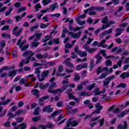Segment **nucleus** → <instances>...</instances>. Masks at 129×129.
<instances>
[{"label": "nucleus", "mask_w": 129, "mask_h": 129, "mask_svg": "<svg viewBox=\"0 0 129 129\" xmlns=\"http://www.w3.org/2000/svg\"><path fill=\"white\" fill-rule=\"evenodd\" d=\"M55 80V78H52L50 80V82H51V85L49 86V88L48 90V92L49 93H52L53 94H57L58 95H60L61 93H62V91L63 90H65L66 88H67V85H64L63 87H62V90H61L60 89H57L54 90H52L51 88H55L56 86H57V85H56L55 83H53V82Z\"/></svg>", "instance_id": "f257e3e1"}, {"label": "nucleus", "mask_w": 129, "mask_h": 129, "mask_svg": "<svg viewBox=\"0 0 129 129\" xmlns=\"http://www.w3.org/2000/svg\"><path fill=\"white\" fill-rule=\"evenodd\" d=\"M35 53H33L32 51H29L27 52L24 53L23 54V57H28L27 60H22L21 62L20 63L19 67H23L24 64H28V63L30 62V58L31 56H33Z\"/></svg>", "instance_id": "f03ea898"}, {"label": "nucleus", "mask_w": 129, "mask_h": 129, "mask_svg": "<svg viewBox=\"0 0 129 129\" xmlns=\"http://www.w3.org/2000/svg\"><path fill=\"white\" fill-rule=\"evenodd\" d=\"M95 107L96 108H97L98 109L97 110H95V111L92 112L91 114L87 115L86 116V117L85 118V120L87 119L88 118V117H91V116H92V115H96L97 114H99V113H100V110H101V109H102V106H101V105H100V104L97 103L95 105Z\"/></svg>", "instance_id": "7ed1b4c3"}, {"label": "nucleus", "mask_w": 129, "mask_h": 129, "mask_svg": "<svg viewBox=\"0 0 129 129\" xmlns=\"http://www.w3.org/2000/svg\"><path fill=\"white\" fill-rule=\"evenodd\" d=\"M75 52L78 54L80 57H86L87 56V52L86 51H82L79 50V46L77 45L74 48Z\"/></svg>", "instance_id": "20e7f679"}, {"label": "nucleus", "mask_w": 129, "mask_h": 129, "mask_svg": "<svg viewBox=\"0 0 129 129\" xmlns=\"http://www.w3.org/2000/svg\"><path fill=\"white\" fill-rule=\"evenodd\" d=\"M72 119H73V118H71L68 119L67 124V127L64 128V129H70L68 127H69V126H76V125L78 124V122L76 121H74L71 122Z\"/></svg>", "instance_id": "39448f33"}, {"label": "nucleus", "mask_w": 129, "mask_h": 129, "mask_svg": "<svg viewBox=\"0 0 129 129\" xmlns=\"http://www.w3.org/2000/svg\"><path fill=\"white\" fill-rule=\"evenodd\" d=\"M106 41L105 40H103L101 41V42L98 43V41H94L93 43V46H97L98 45V47H102V48H107L108 45L107 44H104Z\"/></svg>", "instance_id": "423d86ee"}, {"label": "nucleus", "mask_w": 129, "mask_h": 129, "mask_svg": "<svg viewBox=\"0 0 129 129\" xmlns=\"http://www.w3.org/2000/svg\"><path fill=\"white\" fill-rule=\"evenodd\" d=\"M72 91V89H70V90H67V93L69 95V98L70 99H72L73 100H75V101H77V102H79V99L76 98L74 96V93H70L71 92V91Z\"/></svg>", "instance_id": "0eeeda50"}, {"label": "nucleus", "mask_w": 129, "mask_h": 129, "mask_svg": "<svg viewBox=\"0 0 129 129\" xmlns=\"http://www.w3.org/2000/svg\"><path fill=\"white\" fill-rule=\"evenodd\" d=\"M27 43V40H24L19 45V47L20 48V49H21L22 51H24L27 49H28V48H29V44H26L25 45V44H26Z\"/></svg>", "instance_id": "6e6552de"}, {"label": "nucleus", "mask_w": 129, "mask_h": 129, "mask_svg": "<svg viewBox=\"0 0 129 129\" xmlns=\"http://www.w3.org/2000/svg\"><path fill=\"white\" fill-rule=\"evenodd\" d=\"M100 53H101L102 55L104 56L107 59H108V58H111V59H113V60H114V59H118L119 58V56H117L115 57L113 55H109L106 56V54H105V51L104 50H101L100 51Z\"/></svg>", "instance_id": "1a4fd4ad"}, {"label": "nucleus", "mask_w": 129, "mask_h": 129, "mask_svg": "<svg viewBox=\"0 0 129 129\" xmlns=\"http://www.w3.org/2000/svg\"><path fill=\"white\" fill-rule=\"evenodd\" d=\"M19 27L17 26H16L14 27L13 30V34L15 35V36H16L17 37L22 33V31H23V29L20 28L19 30Z\"/></svg>", "instance_id": "9d476101"}, {"label": "nucleus", "mask_w": 129, "mask_h": 129, "mask_svg": "<svg viewBox=\"0 0 129 129\" xmlns=\"http://www.w3.org/2000/svg\"><path fill=\"white\" fill-rule=\"evenodd\" d=\"M87 68L88 66L87 63H81L76 66V70L77 71L81 70L82 69H86Z\"/></svg>", "instance_id": "9b49d317"}, {"label": "nucleus", "mask_w": 129, "mask_h": 129, "mask_svg": "<svg viewBox=\"0 0 129 129\" xmlns=\"http://www.w3.org/2000/svg\"><path fill=\"white\" fill-rule=\"evenodd\" d=\"M69 36H71L72 38H74V39H78L81 35V32L74 33L73 32H70L69 33Z\"/></svg>", "instance_id": "f8f14e48"}, {"label": "nucleus", "mask_w": 129, "mask_h": 129, "mask_svg": "<svg viewBox=\"0 0 129 129\" xmlns=\"http://www.w3.org/2000/svg\"><path fill=\"white\" fill-rule=\"evenodd\" d=\"M106 92V89L103 88L102 91L99 92V88H97L95 89L93 91L94 95H99V94H101V93H104Z\"/></svg>", "instance_id": "ddd939ff"}, {"label": "nucleus", "mask_w": 129, "mask_h": 129, "mask_svg": "<svg viewBox=\"0 0 129 129\" xmlns=\"http://www.w3.org/2000/svg\"><path fill=\"white\" fill-rule=\"evenodd\" d=\"M48 74H49V71L47 70L43 72L41 74V77L38 78L39 81H44L45 78L48 76Z\"/></svg>", "instance_id": "4468645a"}, {"label": "nucleus", "mask_w": 129, "mask_h": 129, "mask_svg": "<svg viewBox=\"0 0 129 129\" xmlns=\"http://www.w3.org/2000/svg\"><path fill=\"white\" fill-rule=\"evenodd\" d=\"M115 23V22H114V21H109L107 23L106 25H103L102 26L101 31H102L103 30H105V29H107V28H109V27H110L111 25H114Z\"/></svg>", "instance_id": "2eb2a0df"}, {"label": "nucleus", "mask_w": 129, "mask_h": 129, "mask_svg": "<svg viewBox=\"0 0 129 129\" xmlns=\"http://www.w3.org/2000/svg\"><path fill=\"white\" fill-rule=\"evenodd\" d=\"M69 60H71V58H67L64 61V63L66 64V65H67L69 67H70V68H73L74 67V64L73 63L70 62Z\"/></svg>", "instance_id": "dca6fc26"}, {"label": "nucleus", "mask_w": 129, "mask_h": 129, "mask_svg": "<svg viewBox=\"0 0 129 129\" xmlns=\"http://www.w3.org/2000/svg\"><path fill=\"white\" fill-rule=\"evenodd\" d=\"M87 83H88V81H84L81 83L80 85L77 86L76 91H80V90H82V89H83V85H85V84Z\"/></svg>", "instance_id": "f3484780"}, {"label": "nucleus", "mask_w": 129, "mask_h": 129, "mask_svg": "<svg viewBox=\"0 0 129 129\" xmlns=\"http://www.w3.org/2000/svg\"><path fill=\"white\" fill-rule=\"evenodd\" d=\"M27 127V124L22 123L18 125V126L14 127V129H25Z\"/></svg>", "instance_id": "a211bd4d"}, {"label": "nucleus", "mask_w": 129, "mask_h": 129, "mask_svg": "<svg viewBox=\"0 0 129 129\" xmlns=\"http://www.w3.org/2000/svg\"><path fill=\"white\" fill-rule=\"evenodd\" d=\"M124 125L120 124L118 125L117 128L118 129H126L127 128V124H126V121L123 122Z\"/></svg>", "instance_id": "6ab92c4d"}, {"label": "nucleus", "mask_w": 129, "mask_h": 129, "mask_svg": "<svg viewBox=\"0 0 129 129\" xmlns=\"http://www.w3.org/2000/svg\"><path fill=\"white\" fill-rule=\"evenodd\" d=\"M57 8H58V3H55L51 5L48 9H49V10H51L52 12H54V11H55V9H57Z\"/></svg>", "instance_id": "aec40b11"}, {"label": "nucleus", "mask_w": 129, "mask_h": 129, "mask_svg": "<svg viewBox=\"0 0 129 129\" xmlns=\"http://www.w3.org/2000/svg\"><path fill=\"white\" fill-rule=\"evenodd\" d=\"M53 110V108H50V106H46L43 108V111H44V112H51Z\"/></svg>", "instance_id": "412c9836"}, {"label": "nucleus", "mask_w": 129, "mask_h": 129, "mask_svg": "<svg viewBox=\"0 0 129 129\" xmlns=\"http://www.w3.org/2000/svg\"><path fill=\"white\" fill-rule=\"evenodd\" d=\"M21 112H22V110H21L17 111L15 115L13 114V113L11 112H9L8 116H9V117H16V115H19Z\"/></svg>", "instance_id": "4be33fe9"}, {"label": "nucleus", "mask_w": 129, "mask_h": 129, "mask_svg": "<svg viewBox=\"0 0 129 129\" xmlns=\"http://www.w3.org/2000/svg\"><path fill=\"white\" fill-rule=\"evenodd\" d=\"M122 31H123V29L117 28L115 30L116 33L115 34V37H118V36L121 34Z\"/></svg>", "instance_id": "5701e85b"}, {"label": "nucleus", "mask_w": 129, "mask_h": 129, "mask_svg": "<svg viewBox=\"0 0 129 129\" xmlns=\"http://www.w3.org/2000/svg\"><path fill=\"white\" fill-rule=\"evenodd\" d=\"M36 39H34V40L31 43V46L33 47H38L39 46V44H40V42L37 41Z\"/></svg>", "instance_id": "b1692460"}, {"label": "nucleus", "mask_w": 129, "mask_h": 129, "mask_svg": "<svg viewBox=\"0 0 129 129\" xmlns=\"http://www.w3.org/2000/svg\"><path fill=\"white\" fill-rule=\"evenodd\" d=\"M120 78H122V79H125V78H127V77H129V73H123L120 75Z\"/></svg>", "instance_id": "393cba45"}, {"label": "nucleus", "mask_w": 129, "mask_h": 129, "mask_svg": "<svg viewBox=\"0 0 129 129\" xmlns=\"http://www.w3.org/2000/svg\"><path fill=\"white\" fill-rule=\"evenodd\" d=\"M40 69H42V67L35 69L34 71L35 74H36L37 75V78L38 79H39V77H40V74H41V71H40Z\"/></svg>", "instance_id": "a878e982"}, {"label": "nucleus", "mask_w": 129, "mask_h": 129, "mask_svg": "<svg viewBox=\"0 0 129 129\" xmlns=\"http://www.w3.org/2000/svg\"><path fill=\"white\" fill-rule=\"evenodd\" d=\"M40 89H46L47 87H49V84L46 83L44 85L43 84H40L39 86Z\"/></svg>", "instance_id": "bb28decb"}, {"label": "nucleus", "mask_w": 129, "mask_h": 129, "mask_svg": "<svg viewBox=\"0 0 129 129\" xmlns=\"http://www.w3.org/2000/svg\"><path fill=\"white\" fill-rule=\"evenodd\" d=\"M90 10L91 9H88L87 10H84V12L85 13L84 14L81 15L78 19V20H79V19H84V18H85V17H86V14H87V13H88V12H90Z\"/></svg>", "instance_id": "cd10ccee"}, {"label": "nucleus", "mask_w": 129, "mask_h": 129, "mask_svg": "<svg viewBox=\"0 0 129 129\" xmlns=\"http://www.w3.org/2000/svg\"><path fill=\"white\" fill-rule=\"evenodd\" d=\"M17 72H18L17 70H15L12 71V72H10L9 76H10V77H14V76H15L16 74H17Z\"/></svg>", "instance_id": "c85d7f7f"}, {"label": "nucleus", "mask_w": 129, "mask_h": 129, "mask_svg": "<svg viewBox=\"0 0 129 129\" xmlns=\"http://www.w3.org/2000/svg\"><path fill=\"white\" fill-rule=\"evenodd\" d=\"M32 95H35L36 97H39V91L37 89L32 90Z\"/></svg>", "instance_id": "c756f323"}, {"label": "nucleus", "mask_w": 129, "mask_h": 129, "mask_svg": "<svg viewBox=\"0 0 129 129\" xmlns=\"http://www.w3.org/2000/svg\"><path fill=\"white\" fill-rule=\"evenodd\" d=\"M90 94L88 93H86L85 91H83L79 93V96H89Z\"/></svg>", "instance_id": "7c9ffc66"}, {"label": "nucleus", "mask_w": 129, "mask_h": 129, "mask_svg": "<svg viewBox=\"0 0 129 129\" xmlns=\"http://www.w3.org/2000/svg\"><path fill=\"white\" fill-rule=\"evenodd\" d=\"M90 11H93L94 10H96V11H101L104 10V7H98L96 8H91V9H90Z\"/></svg>", "instance_id": "2f4dec72"}, {"label": "nucleus", "mask_w": 129, "mask_h": 129, "mask_svg": "<svg viewBox=\"0 0 129 129\" xmlns=\"http://www.w3.org/2000/svg\"><path fill=\"white\" fill-rule=\"evenodd\" d=\"M42 3L43 6H47L52 3V0H42Z\"/></svg>", "instance_id": "473e14b6"}, {"label": "nucleus", "mask_w": 129, "mask_h": 129, "mask_svg": "<svg viewBox=\"0 0 129 129\" xmlns=\"http://www.w3.org/2000/svg\"><path fill=\"white\" fill-rule=\"evenodd\" d=\"M124 58H125V57L124 56H123L120 58V60H119L117 61V65H118V66H119V67H121V65H122V60L124 59Z\"/></svg>", "instance_id": "72a5a7b5"}, {"label": "nucleus", "mask_w": 129, "mask_h": 129, "mask_svg": "<svg viewBox=\"0 0 129 129\" xmlns=\"http://www.w3.org/2000/svg\"><path fill=\"white\" fill-rule=\"evenodd\" d=\"M49 25H50L49 23H46V24L41 23L40 25V28L41 29H45V28H47V27H49Z\"/></svg>", "instance_id": "f704fd0d"}, {"label": "nucleus", "mask_w": 129, "mask_h": 129, "mask_svg": "<svg viewBox=\"0 0 129 129\" xmlns=\"http://www.w3.org/2000/svg\"><path fill=\"white\" fill-rule=\"evenodd\" d=\"M34 76H35V75L34 74H32V75H28L25 78L26 80H27L28 78H30L32 79V81H35L36 78Z\"/></svg>", "instance_id": "c9c22d12"}, {"label": "nucleus", "mask_w": 129, "mask_h": 129, "mask_svg": "<svg viewBox=\"0 0 129 129\" xmlns=\"http://www.w3.org/2000/svg\"><path fill=\"white\" fill-rule=\"evenodd\" d=\"M61 111H62V110H59L58 111H56L55 112H53L51 115H50V116H49V117H54V116H56V115H57V114L58 113H60V112H61Z\"/></svg>", "instance_id": "e433bc0d"}, {"label": "nucleus", "mask_w": 129, "mask_h": 129, "mask_svg": "<svg viewBox=\"0 0 129 129\" xmlns=\"http://www.w3.org/2000/svg\"><path fill=\"white\" fill-rule=\"evenodd\" d=\"M41 119V116H35L33 117L32 118V121H33L34 122H37L38 120H40Z\"/></svg>", "instance_id": "4c0bfd02"}, {"label": "nucleus", "mask_w": 129, "mask_h": 129, "mask_svg": "<svg viewBox=\"0 0 129 129\" xmlns=\"http://www.w3.org/2000/svg\"><path fill=\"white\" fill-rule=\"evenodd\" d=\"M68 33V29L66 28L63 29L61 38H64L65 36H66V33Z\"/></svg>", "instance_id": "58836bf2"}, {"label": "nucleus", "mask_w": 129, "mask_h": 129, "mask_svg": "<svg viewBox=\"0 0 129 129\" xmlns=\"http://www.w3.org/2000/svg\"><path fill=\"white\" fill-rule=\"evenodd\" d=\"M42 35H43V34L42 33L34 34V36L36 39V40L37 41H39V40H40V38L41 36H42Z\"/></svg>", "instance_id": "ea45409f"}, {"label": "nucleus", "mask_w": 129, "mask_h": 129, "mask_svg": "<svg viewBox=\"0 0 129 129\" xmlns=\"http://www.w3.org/2000/svg\"><path fill=\"white\" fill-rule=\"evenodd\" d=\"M95 58H97L98 59L96 61V64H99V63H100V60L102 59V57L101 56H100L98 54H97L95 56Z\"/></svg>", "instance_id": "a19ab883"}, {"label": "nucleus", "mask_w": 129, "mask_h": 129, "mask_svg": "<svg viewBox=\"0 0 129 129\" xmlns=\"http://www.w3.org/2000/svg\"><path fill=\"white\" fill-rule=\"evenodd\" d=\"M109 83H110V81L108 80V79L107 78L103 81V86H107V85H108Z\"/></svg>", "instance_id": "79ce46f5"}, {"label": "nucleus", "mask_w": 129, "mask_h": 129, "mask_svg": "<svg viewBox=\"0 0 129 129\" xmlns=\"http://www.w3.org/2000/svg\"><path fill=\"white\" fill-rule=\"evenodd\" d=\"M51 39V35H46L44 37V39L42 40V42L43 43H45V42H47V41H49Z\"/></svg>", "instance_id": "37998d69"}, {"label": "nucleus", "mask_w": 129, "mask_h": 129, "mask_svg": "<svg viewBox=\"0 0 129 129\" xmlns=\"http://www.w3.org/2000/svg\"><path fill=\"white\" fill-rule=\"evenodd\" d=\"M95 86V84L93 83L92 85L87 86V90H92V89L94 88Z\"/></svg>", "instance_id": "c03bdc74"}, {"label": "nucleus", "mask_w": 129, "mask_h": 129, "mask_svg": "<svg viewBox=\"0 0 129 129\" xmlns=\"http://www.w3.org/2000/svg\"><path fill=\"white\" fill-rule=\"evenodd\" d=\"M127 113V111L125 110L121 112L119 115H118V117H123Z\"/></svg>", "instance_id": "a18cd8bd"}, {"label": "nucleus", "mask_w": 129, "mask_h": 129, "mask_svg": "<svg viewBox=\"0 0 129 129\" xmlns=\"http://www.w3.org/2000/svg\"><path fill=\"white\" fill-rule=\"evenodd\" d=\"M107 75H108L107 73H102L101 75L99 76V78L100 79H103V78H105Z\"/></svg>", "instance_id": "49530a36"}, {"label": "nucleus", "mask_w": 129, "mask_h": 129, "mask_svg": "<svg viewBox=\"0 0 129 129\" xmlns=\"http://www.w3.org/2000/svg\"><path fill=\"white\" fill-rule=\"evenodd\" d=\"M42 7L41 6V4L40 3H38L35 7L34 9L35 10V12H39L38 9H41Z\"/></svg>", "instance_id": "de8ad7c7"}, {"label": "nucleus", "mask_w": 129, "mask_h": 129, "mask_svg": "<svg viewBox=\"0 0 129 129\" xmlns=\"http://www.w3.org/2000/svg\"><path fill=\"white\" fill-rule=\"evenodd\" d=\"M11 99H8L5 102H0V105H6V104H8L9 102H11Z\"/></svg>", "instance_id": "09e8293b"}, {"label": "nucleus", "mask_w": 129, "mask_h": 129, "mask_svg": "<svg viewBox=\"0 0 129 129\" xmlns=\"http://www.w3.org/2000/svg\"><path fill=\"white\" fill-rule=\"evenodd\" d=\"M13 10H14V8L11 7L9 9V11L8 12H6L5 13V15L6 16H9V15H11V13H12Z\"/></svg>", "instance_id": "8fccbe9b"}, {"label": "nucleus", "mask_w": 129, "mask_h": 129, "mask_svg": "<svg viewBox=\"0 0 129 129\" xmlns=\"http://www.w3.org/2000/svg\"><path fill=\"white\" fill-rule=\"evenodd\" d=\"M77 22L78 24V25H80V26H83L85 24V21H81L79 20V19H77Z\"/></svg>", "instance_id": "3c124183"}, {"label": "nucleus", "mask_w": 129, "mask_h": 129, "mask_svg": "<svg viewBox=\"0 0 129 129\" xmlns=\"http://www.w3.org/2000/svg\"><path fill=\"white\" fill-rule=\"evenodd\" d=\"M2 69L3 71H5L6 70H10V69H15V66H13L11 68H9L8 67H4Z\"/></svg>", "instance_id": "603ef678"}, {"label": "nucleus", "mask_w": 129, "mask_h": 129, "mask_svg": "<svg viewBox=\"0 0 129 129\" xmlns=\"http://www.w3.org/2000/svg\"><path fill=\"white\" fill-rule=\"evenodd\" d=\"M103 70H105L106 71H108L109 73H111L113 70H112V68H111L109 69L108 70V67H105L103 68Z\"/></svg>", "instance_id": "864d4df0"}, {"label": "nucleus", "mask_w": 129, "mask_h": 129, "mask_svg": "<svg viewBox=\"0 0 129 129\" xmlns=\"http://www.w3.org/2000/svg\"><path fill=\"white\" fill-rule=\"evenodd\" d=\"M49 98H50V96H49L48 95H47V96H44L42 98H41L40 99V101H44V100L49 99Z\"/></svg>", "instance_id": "5fc2aeb1"}, {"label": "nucleus", "mask_w": 129, "mask_h": 129, "mask_svg": "<svg viewBox=\"0 0 129 129\" xmlns=\"http://www.w3.org/2000/svg\"><path fill=\"white\" fill-rule=\"evenodd\" d=\"M49 11H50V9L46 8L45 9H43L41 10L40 13H41V14H46L47 12H49Z\"/></svg>", "instance_id": "6e6d98bb"}, {"label": "nucleus", "mask_w": 129, "mask_h": 129, "mask_svg": "<svg viewBox=\"0 0 129 129\" xmlns=\"http://www.w3.org/2000/svg\"><path fill=\"white\" fill-rule=\"evenodd\" d=\"M26 81H27V80L24 78H22L20 80L19 83L20 84H21V85H23V84H25V83H26Z\"/></svg>", "instance_id": "4d7b16f0"}, {"label": "nucleus", "mask_w": 129, "mask_h": 129, "mask_svg": "<svg viewBox=\"0 0 129 129\" xmlns=\"http://www.w3.org/2000/svg\"><path fill=\"white\" fill-rule=\"evenodd\" d=\"M38 28H39V25L38 24H36L34 26L30 27V30L33 31H34L35 29H38Z\"/></svg>", "instance_id": "13d9d810"}, {"label": "nucleus", "mask_w": 129, "mask_h": 129, "mask_svg": "<svg viewBox=\"0 0 129 129\" xmlns=\"http://www.w3.org/2000/svg\"><path fill=\"white\" fill-rule=\"evenodd\" d=\"M74 77L75 78H74V80H75V81H77V80H79L80 79V77L77 74H76L74 75Z\"/></svg>", "instance_id": "bf43d9fd"}, {"label": "nucleus", "mask_w": 129, "mask_h": 129, "mask_svg": "<svg viewBox=\"0 0 129 129\" xmlns=\"http://www.w3.org/2000/svg\"><path fill=\"white\" fill-rule=\"evenodd\" d=\"M106 66H112V62L111 61L108 60L105 61Z\"/></svg>", "instance_id": "052dcab7"}, {"label": "nucleus", "mask_w": 129, "mask_h": 129, "mask_svg": "<svg viewBox=\"0 0 129 129\" xmlns=\"http://www.w3.org/2000/svg\"><path fill=\"white\" fill-rule=\"evenodd\" d=\"M36 57L37 59H43V58H44V56H43V55H42V54L39 53L36 55Z\"/></svg>", "instance_id": "680f3d73"}, {"label": "nucleus", "mask_w": 129, "mask_h": 129, "mask_svg": "<svg viewBox=\"0 0 129 129\" xmlns=\"http://www.w3.org/2000/svg\"><path fill=\"white\" fill-rule=\"evenodd\" d=\"M17 122V123H21V122H23V121H24V118H16Z\"/></svg>", "instance_id": "e2e57ef3"}, {"label": "nucleus", "mask_w": 129, "mask_h": 129, "mask_svg": "<svg viewBox=\"0 0 129 129\" xmlns=\"http://www.w3.org/2000/svg\"><path fill=\"white\" fill-rule=\"evenodd\" d=\"M39 112H40V109L39 108H37L34 110V114H35V115H38Z\"/></svg>", "instance_id": "0e129e2a"}, {"label": "nucleus", "mask_w": 129, "mask_h": 129, "mask_svg": "<svg viewBox=\"0 0 129 129\" xmlns=\"http://www.w3.org/2000/svg\"><path fill=\"white\" fill-rule=\"evenodd\" d=\"M60 16H61L60 14L55 13V14H52L51 15V17H52V18H53L54 17H55V18H59L60 17Z\"/></svg>", "instance_id": "69168bd1"}, {"label": "nucleus", "mask_w": 129, "mask_h": 129, "mask_svg": "<svg viewBox=\"0 0 129 129\" xmlns=\"http://www.w3.org/2000/svg\"><path fill=\"white\" fill-rule=\"evenodd\" d=\"M123 63L129 65V57L125 59L124 61H123Z\"/></svg>", "instance_id": "338daca9"}, {"label": "nucleus", "mask_w": 129, "mask_h": 129, "mask_svg": "<svg viewBox=\"0 0 129 129\" xmlns=\"http://www.w3.org/2000/svg\"><path fill=\"white\" fill-rule=\"evenodd\" d=\"M2 37L3 38H10V36L9 34H8L7 33H3Z\"/></svg>", "instance_id": "774afa93"}]
</instances>
